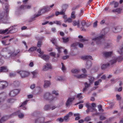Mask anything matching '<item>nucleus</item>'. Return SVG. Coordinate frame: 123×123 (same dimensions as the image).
<instances>
[{"mask_svg":"<svg viewBox=\"0 0 123 123\" xmlns=\"http://www.w3.org/2000/svg\"><path fill=\"white\" fill-rule=\"evenodd\" d=\"M62 79L61 77H58L56 79V80L59 81H62Z\"/></svg>","mask_w":123,"mask_h":123,"instance_id":"obj_62","label":"nucleus"},{"mask_svg":"<svg viewBox=\"0 0 123 123\" xmlns=\"http://www.w3.org/2000/svg\"><path fill=\"white\" fill-rule=\"evenodd\" d=\"M91 108H92V109L93 110H95V109L94 108L95 107H96V105L95 103H91Z\"/></svg>","mask_w":123,"mask_h":123,"instance_id":"obj_37","label":"nucleus"},{"mask_svg":"<svg viewBox=\"0 0 123 123\" xmlns=\"http://www.w3.org/2000/svg\"><path fill=\"white\" fill-rule=\"evenodd\" d=\"M31 7V5H28L25 6L24 5H22L20 7L18 10L20 11L22 9H29Z\"/></svg>","mask_w":123,"mask_h":123,"instance_id":"obj_11","label":"nucleus"},{"mask_svg":"<svg viewBox=\"0 0 123 123\" xmlns=\"http://www.w3.org/2000/svg\"><path fill=\"white\" fill-rule=\"evenodd\" d=\"M50 55L51 56H55L56 55V53L54 52H52L50 53Z\"/></svg>","mask_w":123,"mask_h":123,"instance_id":"obj_56","label":"nucleus"},{"mask_svg":"<svg viewBox=\"0 0 123 123\" xmlns=\"http://www.w3.org/2000/svg\"><path fill=\"white\" fill-rule=\"evenodd\" d=\"M62 39L63 42L65 43L68 42L69 40L68 38L63 37Z\"/></svg>","mask_w":123,"mask_h":123,"instance_id":"obj_39","label":"nucleus"},{"mask_svg":"<svg viewBox=\"0 0 123 123\" xmlns=\"http://www.w3.org/2000/svg\"><path fill=\"white\" fill-rule=\"evenodd\" d=\"M102 106L101 105H99L98 106V108L99 111H103L104 110L102 109Z\"/></svg>","mask_w":123,"mask_h":123,"instance_id":"obj_44","label":"nucleus"},{"mask_svg":"<svg viewBox=\"0 0 123 123\" xmlns=\"http://www.w3.org/2000/svg\"><path fill=\"white\" fill-rule=\"evenodd\" d=\"M53 23H54L56 24H57L59 25H61V23L60 21H53Z\"/></svg>","mask_w":123,"mask_h":123,"instance_id":"obj_53","label":"nucleus"},{"mask_svg":"<svg viewBox=\"0 0 123 123\" xmlns=\"http://www.w3.org/2000/svg\"><path fill=\"white\" fill-rule=\"evenodd\" d=\"M3 8L5 10H6V12H8V11L7 10L8 8V5L6 3L4 4H3Z\"/></svg>","mask_w":123,"mask_h":123,"instance_id":"obj_28","label":"nucleus"},{"mask_svg":"<svg viewBox=\"0 0 123 123\" xmlns=\"http://www.w3.org/2000/svg\"><path fill=\"white\" fill-rule=\"evenodd\" d=\"M81 58L83 60H88L92 59L91 56L90 55H86L82 56L81 57Z\"/></svg>","mask_w":123,"mask_h":123,"instance_id":"obj_16","label":"nucleus"},{"mask_svg":"<svg viewBox=\"0 0 123 123\" xmlns=\"http://www.w3.org/2000/svg\"><path fill=\"white\" fill-rule=\"evenodd\" d=\"M80 71V70L77 69H73L71 70V72L75 74H77L79 73Z\"/></svg>","mask_w":123,"mask_h":123,"instance_id":"obj_24","label":"nucleus"},{"mask_svg":"<svg viewBox=\"0 0 123 123\" xmlns=\"http://www.w3.org/2000/svg\"><path fill=\"white\" fill-rule=\"evenodd\" d=\"M37 51L41 55L43 54L44 53L43 51H41V49L40 48H39L37 49Z\"/></svg>","mask_w":123,"mask_h":123,"instance_id":"obj_48","label":"nucleus"},{"mask_svg":"<svg viewBox=\"0 0 123 123\" xmlns=\"http://www.w3.org/2000/svg\"><path fill=\"white\" fill-rule=\"evenodd\" d=\"M41 45V42L39 41L38 42L37 45L38 47H40Z\"/></svg>","mask_w":123,"mask_h":123,"instance_id":"obj_61","label":"nucleus"},{"mask_svg":"<svg viewBox=\"0 0 123 123\" xmlns=\"http://www.w3.org/2000/svg\"><path fill=\"white\" fill-rule=\"evenodd\" d=\"M80 23L81 24L82 27H84L86 24V22L85 21H80Z\"/></svg>","mask_w":123,"mask_h":123,"instance_id":"obj_43","label":"nucleus"},{"mask_svg":"<svg viewBox=\"0 0 123 123\" xmlns=\"http://www.w3.org/2000/svg\"><path fill=\"white\" fill-rule=\"evenodd\" d=\"M122 29L121 27L118 26L116 28H112V30L114 32H119L122 30Z\"/></svg>","mask_w":123,"mask_h":123,"instance_id":"obj_14","label":"nucleus"},{"mask_svg":"<svg viewBox=\"0 0 123 123\" xmlns=\"http://www.w3.org/2000/svg\"><path fill=\"white\" fill-rule=\"evenodd\" d=\"M28 101L27 100L25 101L20 106V107H22V109L25 110L26 109V108L24 105H25L27 103Z\"/></svg>","mask_w":123,"mask_h":123,"instance_id":"obj_22","label":"nucleus"},{"mask_svg":"<svg viewBox=\"0 0 123 123\" xmlns=\"http://www.w3.org/2000/svg\"><path fill=\"white\" fill-rule=\"evenodd\" d=\"M51 41L52 42V43L54 44L56 46H57V44L55 38H52V39L51 40Z\"/></svg>","mask_w":123,"mask_h":123,"instance_id":"obj_31","label":"nucleus"},{"mask_svg":"<svg viewBox=\"0 0 123 123\" xmlns=\"http://www.w3.org/2000/svg\"><path fill=\"white\" fill-rule=\"evenodd\" d=\"M114 7L115 8H116L118 6V2H116L114 3Z\"/></svg>","mask_w":123,"mask_h":123,"instance_id":"obj_59","label":"nucleus"},{"mask_svg":"<svg viewBox=\"0 0 123 123\" xmlns=\"http://www.w3.org/2000/svg\"><path fill=\"white\" fill-rule=\"evenodd\" d=\"M75 12L74 11L72 12L71 14V18H72L73 19H74L76 17V16L75 15Z\"/></svg>","mask_w":123,"mask_h":123,"instance_id":"obj_34","label":"nucleus"},{"mask_svg":"<svg viewBox=\"0 0 123 123\" xmlns=\"http://www.w3.org/2000/svg\"><path fill=\"white\" fill-rule=\"evenodd\" d=\"M44 7H45V8L46 10V12H47L50 10V8L48 6H46Z\"/></svg>","mask_w":123,"mask_h":123,"instance_id":"obj_54","label":"nucleus"},{"mask_svg":"<svg viewBox=\"0 0 123 123\" xmlns=\"http://www.w3.org/2000/svg\"><path fill=\"white\" fill-rule=\"evenodd\" d=\"M117 58L115 57H114L111 60L110 62V64L111 65H112L113 64H114L116 63L117 62Z\"/></svg>","mask_w":123,"mask_h":123,"instance_id":"obj_20","label":"nucleus"},{"mask_svg":"<svg viewBox=\"0 0 123 123\" xmlns=\"http://www.w3.org/2000/svg\"><path fill=\"white\" fill-rule=\"evenodd\" d=\"M68 5L67 4H65L63 5L62 6V9H64L65 10V11L68 8Z\"/></svg>","mask_w":123,"mask_h":123,"instance_id":"obj_46","label":"nucleus"},{"mask_svg":"<svg viewBox=\"0 0 123 123\" xmlns=\"http://www.w3.org/2000/svg\"><path fill=\"white\" fill-rule=\"evenodd\" d=\"M38 72L37 70H35L31 72V74H32L33 76V77L35 78L36 77L38 74Z\"/></svg>","mask_w":123,"mask_h":123,"instance_id":"obj_27","label":"nucleus"},{"mask_svg":"<svg viewBox=\"0 0 123 123\" xmlns=\"http://www.w3.org/2000/svg\"><path fill=\"white\" fill-rule=\"evenodd\" d=\"M82 94V93H78L76 96L77 98H78L79 99L82 98H83L81 95Z\"/></svg>","mask_w":123,"mask_h":123,"instance_id":"obj_41","label":"nucleus"},{"mask_svg":"<svg viewBox=\"0 0 123 123\" xmlns=\"http://www.w3.org/2000/svg\"><path fill=\"white\" fill-rule=\"evenodd\" d=\"M61 64H62V69L63 71L64 72H65L66 71V68L65 67V66H64V65L63 63H61Z\"/></svg>","mask_w":123,"mask_h":123,"instance_id":"obj_38","label":"nucleus"},{"mask_svg":"<svg viewBox=\"0 0 123 123\" xmlns=\"http://www.w3.org/2000/svg\"><path fill=\"white\" fill-rule=\"evenodd\" d=\"M46 12H46L45 8V7H44L43 8L41 9L40 11L38 12V13L36 15L35 17H38L41 15L42 14Z\"/></svg>","mask_w":123,"mask_h":123,"instance_id":"obj_8","label":"nucleus"},{"mask_svg":"<svg viewBox=\"0 0 123 123\" xmlns=\"http://www.w3.org/2000/svg\"><path fill=\"white\" fill-rule=\"evenodd\" d=\"M8 70L6 67H1L0 68V72H6Z\"/></svg>","mask_w":123,"mask_h":123,"instance_id":"obj_18","label":"nucleus"},{"mask_svg":"<svg viewBox=\"0 0 123 123\" xmlns=\"http://www.w3.org/2000/svg\"><path fill=\"white\" fill-rule=\"evenodd\" d=\"M57 120H58L60 122H63L64 121L63 118H58L57 119Z\"/></svg>","mask_w":123,"mask_h":123,"instance_id":"obj_52","label":"nucleus"},{"mask_svg":"<svg viewBox=\"0 0 123 123\" xmlns=\"http://www.w3.org/2000/svg\"><path fill=\"white\" fill-rule=\"evenodd\" d=\"M69 57V56L68 55H67L65 56H64L62 57V59L63 60H66V59L68 58Z\"/></svg>","mask_w":123,"mask_h":123,"instance_id":"obj_58","label":"nucleus"},{"mask_svg":"<svg viewBox=\"0 0 123 123\" xmlns=\"http://www.w3.org/2000/svg\"><path fill=\"white\" fill-rule=\"evenodd\" d=\"M19 92L18 89H15L11 91L9 94L12 97L16 95Z\"/></svg>","mask_w":123,"mask_h":123,"instance_id":"obj_6","label":"nucleus"},{"mask_svg":"<svg viewBox=\"0 0 123 123\" xmlns=\"http://www.w3.org/2000/svg\"><path fill=\"white\" fill-rule=\"evenodd\" d=\"M117 99L118 100H120L121 99L122 97L120 96L117 94L116 96Z\"/></svg>","mask_w":123,"mask_h":123,"instance_id":"obj_50","label":"nucleus"},{"mask_svg":"<svg viewBox=\"0 0 123 123\" xmlns=\"http://www.w3.org/2000/svg\"><path fill=\"white\" fill-rule=\"evenodd\" d=\"M121 10L119 8H118L115 10H112V11L113 12H120Z\"/></svg>","mask_w":123,"mask_h":123,"instance_id":"obj_49","label":"nucleus"},{"mask_svg":"<svg viewBox=\"0 0 123 123\" xmlns=\"http://www.w3.org/2000/svg\"><path fill=\"white\" fill-rule=\"evenodd\" d=\"M51 65L48 63H47L43 67V70L45 71L48 69H51Z\"/></svg>","mask_w":123,"mask_h":123,"instance_id":"obj_10","label":"nucleus"},{"mask_svg":"<svg viewBox=\"0 0 123 123\" xmlns=\"http://www.w3.org/2000/svg\"><path fill=\"white\" fill-rule=\"evenodd\" d=\"M13 84L16 86H19L20 84V82L18 81H16L14 82Z\"/></svg>","mask_w":123,"mask_h":123,"instance_id":"obj_47","label":"nucleus"},{"mask_svg":"<svg viewBox=\"0 0 123 123\" xmlns=\"http://www.w3.org/2000/svg\"><path fill=\"white\" fill-rule=\"evenodd\" d=\"M92 63L90 61H88L87 62L86 66L87 68H88L92 66Z\"/></svg>","mask_w":123,"mask_h":123,"instance_id":"obj_29","label":"nucleus"},{"mask_svg":"<svg viewBox=\"0 0 123 123\" xmlns=\"http://www.w3.org/2000/svg\"><path fill=\"white\" fill-rule=\"evenodd\" d=\"M74 99L75 98L74 97L68 98L66 102V106L67 107L69 106L72 103V102Z\"/></svg>","mask_w":123,"mask_h":123,"instance_id":"obj_5","label":"nucleus"},{"mask_svg":"<svg viewBox=\"0 0 123 123\" xmlns=\"http://www.w3.org/2000/svg\"><path fill=\"white\" fill-rule=\"evenodd\" d=\"M112 53V52H104L103 53L104 55L106 57L110 56Z\"/></svg>","mask_w":123,"mask_h":123,"instance_id":"obj_21","label":"nucleus"},{"mask_svg":"<svg viewBox=\"0 0 123 123\" xmlns=\"http://www.w3.org/2000/svg\"><path fill=\"white\" fill-rule=\"evenodd\" d=\"M91 84L90 83L89 84L87 82H85L84 83V87L83 89V92H85L87 88L89 87Z\"/></svg>","mask_w":123,"mask_h":123,"instance_id":"obj_13","label":"nucleus"},{"mask_svg":"<svg viewBox=\"0 0 123 123\" xmlns=\"http://www.w3.org/2000/svg\"><path fill=\"white\" fill-rule=\"evenodd\" d=\"M15 26V25H14L9 28V30L8 32L10 33H13L14 32H15V28H14Z\"/></svg>","mask_w":123,"mask_h":123,"instance_id":"obj_17","label":"nucleus"},{"mask_svg":"<svg viewBox=\"0 0 123 123\" xmlns=\"http://www.w3.org/2000/svg\"><path fill=\"white\" fill-rule=\"evenodd\" d=\"M50 107L51 109L52 110L56 108V107L55 106L52 105H50Z\"/></svg>","mask_w":123,"mask_h":123,"instance_id":"obj_63","label":"nucleus"},{"mask_svg":"<svg viewBox=\"0 0 123 123\" xmlns=\"http://www.w3.org/2000/svg\"><path fill=\"white\" fill-rule=\"evenodd\" d=\"M19 117L20 118H22L24 116V115L22 113H20L18 115Z\"/></svg>","mask_w":123,"mask_h":123,"instance_id":"obj_60","label":"nucleus"},{"mask_svg":"<svg viewBox=\"0 0 123 123\" xmlns=\"http://www.w3.org/2000/svg\"><path fill=\"white\" fill-rule=\"evenodd\" d=\"M14 101V100L12 98H10L8 99L7 100V102L8 103H13Z\"/></svg>","mask_w":123,"mask_h":123,"instance_id":"obj_42","label":"nucleus"},{"mask_svg":"<svg viewBox=\"0 0 123 123\" xmlns=\"http://www.w3.org/2000/svg\"><path fill=\"white\" fill-rule=\"evenodd\" d=\"M65 12V10L62 9V11L60 12V15H63L64 14Z\"/></svg>","mask_w":123,"mask_h":123,"instance_id":"obj_51","label":"nucleus"},{"mask_svg":"<svg viewBox=\"0 0 123 123\" xmlns=\"http://www.w3.org/2000/svg\"><path fill=\"white\" fill-rule=\"evenodd\" d=\"M88 77L89 78L88 79L89 83L92 84L94 81V78L92 76H88Z\"/></svg>","mask_w":123,"mask_h":123,"instance_id":"obj_25","label":"nucleus"},{"mask_svg":"<svg viewBox=\"0 0 123 123\" xmlns=\"http://www.w3.org/2000/svg\"><path fill=\"white\" fill-rule=\"evenodd\" d=\"M10 77H12L15 76V73L11 72L10 74Z\"/></svg>","mask_w":123,"mask_h":123,"instance_id":"obj_57","label":"nucleus"},{"mask_svg":"<svg viewBox=\"0 0 123 123\" xmlns=\"http://www.w3.org/2000/svg\"><path fill=\"white\" fill-rule=\"evenodd\" d=\"M53 96L49 92L45 93L44 95V98L46 100H48L50 101L53 100L55 98L53 97Z\"/></svg>","mask_w":123,"mask_h":123,"instance_id":"obj_1","label":"nucleus"},{"mask_svg":"<svg viewBox=\"0 0 123 123\" xmlns=\"http://www.w3.org/2000/svg\"><path fill=\"white\" fill-rule=\"evenodd\" d=\"M73 20L72 18L70 17L67 18V19H65L64 20V22L66 23L68 22L69 23H71L72 22Z\"/></svg>","mask_w":123,"mask_h":123,"instance_id":"obj_30","label":"nucleus"},{"mask_svg":"<svg viewBox=\"0 0 123 123\" xmlns=\"http://www.w3.org/2000/svg\"><path fill=\"white\" fill-rule=\"evenodd\" d=\"M9 30V28L8 29H6L5 30L2 31L1 32H0V33L6 34L8 33V31Z\"/></svg>","mask_w":123,"mask_h":123,"instance_id":"obj_45","label":"nucleus"},{"mask_svg":"<svg viewBox=\"0 0 123 123\" xmlns=\"http://www.w3.org/2000/svg\"><path fill=\"white\" fill-rule=\"evenodd\" d=\"M72 24L74 26H75L77 25L78 27H80V21L78 20L77 22L76 21L74 20L72 21Z\"/></svg>","mask_w":123,"mask_h":123,"instance_id":"obj_15","label":"nucleus"},{"mask_svg":"<svg viewBox=\"0 0 123 123\" xmlns=\"http://www.w3.org/2000/svg\"><path fill=\"white\" fill-rule=\"evenodd\" d=\"M17 73L19 74L22 78H24L30 75V73L26 71H20Z\"/></svg>","mask_w":123,"mask_h":123,"instance_id":"obj_2","label":"nucleus"},{"mask_svg":"<svg viewBox=\"0 0 123 123\" xmlns=\"http://www.w3.org/2000/svg\"><path fill=\"white\" fill-rule=\"evenodd\" d=\"M37 48L36 47H33L30 48L28 50V51H33L36 50Z\"/></svg>","mask_w":123,"mask_h":123,"instance_id":"obj_36","label":"nucleus"},{"mask_svg":"<svg viewBox=\"0 0 123 123\" xmlns=\"http://www.w3.org/2000/svg\"><path fill=\"white\" fill-rule=\"evenodd\" d=\"M55 49H56L59 53H61L63 48L62 47H59L58 45L56 46Z\"/></svg>","mask_w":123,"mask_h":123,"instance_id":"obj_26","label":"nucleus"},{"mask_svg":"<svg viewBox=\"0 0 123 123\" xmlns=\"http://www.w3.org/2000/svg\"><path fill=\"white\" fill-rule=\"evenodd\" d=\"M98 23V21H96L95 22H94L93 24V27H96L97 26V23Z\"/></svg>","mask_w":123,"mask_h":123,"instance_id":"obj_64","label":"nucleus"},{"mask_svg":"<svg viewBox=\"0 0 123 123\" xmlns=\"http://www.w3.org/2000/svg\"><path fill=\"white\" fill-rule=\"evenodd\" d=\"M8 85L6 81H0V89H3L5 88Z\"/></svg>","mask_w":123,"mask_h":123,"instance_id":"obj_4","label":"nucleus"},{"mask_svg":"<svg viewBox=\"0 0 123 123\" xmlns=\"http://www.w3.org/2000/svg\"><path fill=\"white\" fill-rule=\"evenodd\" d=\"M18 53V52L17 53H14V52H11L10 53L11 56V57H14Z\"/></svg>","mask_w":123,"mask_h":123,"instance_id":"obj_40","label":"nucleus"},{"mask_svg":"<svg viewBox=\"0 0 123 123\" xmlns=\"http://www.w3.org/2000/svg\"><path fill=\"white\" fill-rule=\"evenodd\" d=\"M50 84L49 81H45L44 85V86L45 88L48 87L50 85Z\"/></svg>","mask_w":123,"mask_h":123,"instance_id":"obj_23","label":"nucleus"},{"mask_svg":"<svg viewBox=\"0 0 123 123\" xmlns=\"http://www.w3.org/2000/svg\"><path fill=\"white\" fill-rule=\"evenodd\" d=\"M87 76V75L86 74H82L76 75L75 76L77 78H84Z\"/></svg>","mask_w":123,"mask_h":123,"instance_id":"obj_12","label":"nucleus"},{"mask_svg":"<svg viewBox=\"0 0 123 123\" xmlns=\"http://www.w3.org/2000/svg\"><path fill=\"white\" fill-rule=\"evenodd\" d=\"M9 118L7 116H4L1 118L0 120V123H3V122L7 120Z\"/></svg>","mask_w":123,"mask_h":123,"instance_id":"obj_19","label":"nucleus"},{"mask_svg":"<svg viewBox=\"0 0 123 123\" xmlns=\"http://www.w3.org/2000/svg\"><path fill=\"white\" fill-rule=\"evenodd\" d=\"M38 56L46 61H48L49 58V57L48 55L45 54L39 55Z\"/></svg>","mask_w":123,"mask_h":123,"instance_id":"obj_7","label":"nucleus"},{"mask_svg":"<svg viewBox=\"0 0 123 123\" xmlns=\"http://www.w3.org/2000/svg\"><path fill=\"white\" fill-rule=\"evenodd\" d=\"M86 107L88 109V111H89L90 109L92 108L90 104L88 103H86Z\"/></svg>","mask_w":123,"mask_h":123,"instance_id":"obj_35","label":"nucleus"},{"mask_svg":"<svg viewBox=\"0 0 123 123\" xmlns=\"http://www.w3.org/2000/svg\"><path fill=\"white\" fill-rule=\"evenodd\" d=\"M50 107V105H45L44 109L45 111H47L51 109Z\"/></svg>","mask_w":123,"mask_h":123,"instance_id":"obj_32","label":"nucleus"},{"mask_svg":"<svg viewBox=\"0 0 123 123\" xmlns=\"http://www.w3.org/2000/svg\"><path fill=\"white\" fill-rule=\"evenodd\" d=\"M109 65V63H107L106 64H103L101 68L103 69H104L107 68Z\"/></svg>","mask_w":123,"mask_h":123,"instance_id":"obj_33","label":"nucleus"},{"mask_svg":"<svg viewBox=\"0 0 123 123\" xmlns=\"http://www.w3.org/2000/svg\"><path fill=\"white\" fill-rule=\"evenodd\" d=\"M73 115V113L71 112H69L68 114L65 116L63 117L64 121H67L69 119L70 117H71Z\"/></svg>","mask_w":123,"mask_h":123,"instance_id":"obj_9","label":"nucleus"},{"mask_svg":"<svg viewBox=\"0 0 123 123\" xmlns=\"http://www.w3.org/2000/svg\"><path fill=\"white\" fill-rule=\"evenodd\" d=\"M104 37V35H102L97 37L93 38V40L94 41L96 42L98 44H100L101 43V41Z\"/></svg>","mask_w":123,"mask_h":123,"instance_id":"obj_3","label":"nucleus"},{"mask_svg":"<svg viewBox=\"0 0 123 123\" xmlns=\"http://www.w3.org/2000/svg\"><path fill=\"white\" fill-rule=\"evenodd\" d=\"M52 93L53 94H55L56 95H58V92L55 91H52Z\"/></svg>","mask_w":123,"mask_h":123,"instance_id":"obj_55","label":"nucleus"}]
</instances>
